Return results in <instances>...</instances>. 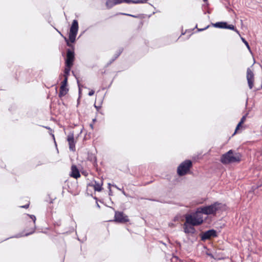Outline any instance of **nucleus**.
<instances>
[{
    "instance_id": "nucleus-8",
    "label": "nucleus",
    "mask_w": 262,
    "mask_h": 262,
    "mask_svg": "<svg viewBox=\"0 0 262 262\" xmlns=\"http://www.w3.org/2000/svg\"><path fill=\"white\" fill-rule=\"evenodd\" d=\"M78 30V23L77 20H74L70 28L69 33V40L71 42H74Z\"/></svg>"
},
{
    "instance_id": "nucleus-6",
    "label": "nucleus",
    "mask_w": 262,
    "mask_h": 262,
    "mask_svg": "<svg viewBox=\"0 0 262 262\" xmlns=\"http://www.w3.org/2000/svg\"><path fill=\"white\" fill-rule=\"evenodd\" d=\"M113 221L118 223L125 224L129 222V219L123 212L115 211Z\"/></svg>"
},
{
    "instance_id": "nucleus-5",
    "label": "nucleus",
    "mask_w": 262,
    "mask_h": 262,
    "mask_svg": "<svg viewBox=\"0 0 262 262\" xmlns=\"http://www.w3.org/2000/svg\"><path fill=\"white\" fill-rule=\"evenodd\" d=\"M65 40L67 41V46L71 48V49H68L67 50L65 64L73 66L75 60L74 47L69 42L66 38H65Z\"/></svg>"
},
{
    "instance_id": "nucleus-10",
    "label": "nucleus",
    "mask_w": 262,
    "mask_h": 262,
    "mask_svg": "<svg viewBox=\"0 0 262 262\" xmlns=\"http://www.w3.org/2000/svg\"><path fill=\"white\" fill-rule=\"evenodd\" d=\"M217 236V232L214 229L209 230L207 231L202 233L201 235V238L202 241L210 239L212 237H215Z\"/></svg>"
},
{
    "instance_id": "nucleus-3",
    "label": "nucleus",
    "mask_w": 262,
    "mask_h": 262,
    "mask_svg": "<svg viewBox=\"0 0 262 262\" xmlns=\"http://www.w3.org/2000/svg\"><path fill=\"white\" fill-rule=\"evenodd\" d=\"M222 205L221 203L215 202L211 205L200 207L198 209L202 215L204 214L215 215L216 211L221 209Z\"/></svg>"
},
{
    "instance_id": "nucleus-16",
    "label": "nucleus",
    "mask_w": 262,
    "mask_h": 262,
    "mask_svg": "<svg viewBox=\"0 0 262 262\" xmlns=\"http://www.w3.org/2000/svg\"><path fill=\"white\" fill-rule=\"evenodd\" d=\"M29 216H30V218L32 220V222H30V226H31V228L30 229V232L28 233H26V235H28L32 233L34 231L36 217L33 215H30Z\"/></svg>"
},
{
    "instance_id": "nucleus-29",
    "label": "nucleus",
    "mask_w": 262,
    "mask_h": 262,
    "mask_svg": "<svg viewBox=\"0 0 262 262\" xmlns=\"http://www.w3.org/2000/svg\"><path fill=\"white\" fill-rule=\"evenodd\" d=\"M121 14L123 15H127L126 14H125V13H121Z\"/></svg>"
},
{
    "instance_id": "nucleus-4",
    "label": "nucleus",
    "mask_w": 262,
    "mask_h": 262,
    "mask_svg": "<svg viewBox=\"0 0 262 262\" xmlns=\"http://www.w3.org/2000/svg\"><path fill=\"white\" fill-rule=\"evenodd\" d=\"M192 162L190 160H186L182 162L177 168V174L182 177L190 173V169L192 167Z\"/></svg>"
},
{
    "instance_id": "nucleus-17",
    "label": "nucleus",
    "mask_w": 262,
    "mask_h": 262,
    "mask_svg": "<svg viewBox=\"0 0 262 262\" xmlns=\"http://www.w3.org/2000/svg\"><path fill=\"white\" fill-rule=\"evenodd\" d=\"M72 66H73L65 64V68L63 74L64 79H66V78H67V80L68 79V76L70 75V72Z\"/></svg>"
},
{
    "instance_id": "nucleus-22",
    "label": "nucleus",
    "mask_w": 262,
    "mask_h": 262,
    "mask_svg": "<svg viewBox=\"0 0 262 262\" xmlns=\"http://www.w3.org/2000/svg\"><path fill=\"white\" fill-rule=\"evenodd\" d=\"M243 42L244 43V44L246 46V47H247V48L250 50V46L249 45V43L248 42L245 40V38H244L243 37H242L241 38Z\"/></svg>"
},
{
    "instance_id": "nucleus-26",
    "label": "nucleus",
    "mask_w": 262,
    "mask_h": 262,
    "mask_svg": "<svg viewBox=\"0 0 262 262\" xmlns=\"http://www.w3.org/2000/svg\"><path fill=\"white\" fill-rule=\"evenodd\" d=\"M209 27V26H207L206 27H205V28H203V29H199V31H203L205 29H206L207 28H208Z\"/></svg>"
},
{
    "instance_id": "nucleus-28",
    "label": "nucleus",
    "mask_w": 262,
    "mask_h": 262,
    "mask_svg": "<svg viewBox=\"0 0 262 262\" xmlns=\"http://www.w3.org/2000/svg\"><path fill=\"white\" fill-rule=\"evenodd\" d=\"M207 1H208V0H203V1H204V2H207Z\"/></svg>"
},
{
    "instance_id": "nucleus-11",
    "label": "nucleus",
    "mask_w": 262,
    "mask_h": 262,
    "mask_svg": "<svg viewBox=\"0 0 262 262\" xmlns=\"http://www.w3.org/2000/svg\"><path fill=\"white\" fill-rule=\"evenodd\" d=\"M103 181L102 179H99L98 181L94 180L89 185L92 187L95 191L101 192L103 190Z\"/></svg>"
},
{
    "instance_id": "nucleus-25",
    "label": "nucleus",
    "mask_w": 262,
    "mask_h": 262,
    "mask_svg": "<svg viewBox=\"0 0 262 262\" xmlns=\"http://www.w3.org/2000/svg\"><path fill=\"white\" fill-rule=\"evenodd\" d=\"M95 93V91L93 90H91L89 92V96H93Z\"/></svg>"
},
{
    "instance_id": "nucleus-24",
    "label": "nucleus",
    "mask_w": 262,
    "mask_h": 262,
    "mask_svg": "<svg viewBox=\"0 0 262 262\" xmlns=\"http://www.w3.org/2000/svg\"><path fill=\"white\" fill-rule=\"evenodd\" d=\"M29 205H30V203L29 202L27 204L25 205H22V206H20V207L21 208H26V209H27L29 208Z\"/></svg>"
},
{
    "instance_id": "nucleus-7",
    "label": "nucleus",
    "mask_w": 262,
    "mask_h": 262,
    "mask_svg": "<svg viewBox=\"0 0 262 262\" xmlns=\"http://www.w3.org/2000/svg\"><path fill=\"white\" fill-rule=\"evenodd\" d=\"M145 2L146 1L145 0H138L137 2L132 1L130 0H107L105 5L107 9H111L115 5L121 4L123 3H130L132 2L134 3H143Z\"/></svg>"
},
{
    "instance_id": "nucleus-12",
    "label": "nucleus",
    "mask_w": 262,
    "mask_h": 262,
    "mask_svg": "<svg viewBox=\"0 0 262 262\" xmlns=\"http://www.w3.org/2000/svg\"><path fill=\"white\" fill-rule=\"evenodd\" d=\"M247 79L248 81V86L250 89H252L254 86V76L252 71L248 68L247 70Z\"/></svg>"
},
{
    "instance_id": "nucleus-15",
    "label": "nucleus",
    "mask_w": 262,
    "mask_h": 262,
    "mask_svg": "<svg viewBox=\"0 0 262 262\" xmlns=\"http://www.w3.org/2000/svg\"><path fill=\"white\" fill-rule=\"evenodd\" d=\"M70 176L75 179H78L80 177L79 171L77 166L75 165H73L71 166Z\"/></svg>"
},
{
    "instance_id": "nucleus-18",
    "label": "nucleus",
    "mask_w": 262,
    "mask_h": 262,
    "mask_svg": "<svg viewBox=\"0 0 262 262\" xmlns=\"http://www.w3.org/2000/svg\"><path fill=\"white\" fill-rule=\"evenodd\" d=\"M212 25H213V26H214L215 28L225 29V27H226V22H217L215 24H213Z\"/></svg>"
},
{
    "instance_id": "nucleus-14",
    "label": "nucleus",
    "mask_w": 262,
    "mask_h": 262,
    "mask_svg": "<svg viewBox=\"0 0 262 262\" xmlns=\"http://www.w3.org/2000/svg\"><path fill=\"white\" fill-rule=\"evenodd\" d=\"M194 226L185 221L183 224L184 232L186 234H194L196 231Z\"/></svg>"
},
{
    "instance_id": "nucleus-23",
    "label": "nucleus",
    "mask_w": 262,
    "mask_h": 262,
    "mask_svg": "<svg viewBox=\"0 0 262 262\" xmlns=\"http://www.w3.org/2000/svg\"><path fill=\"white\" fill-rule=\"evenodd\" d=\"M247 115L243 116V117L241 118V121L239 122H242V123H244L246 119Z\"/></svg>"
},
{
    "instance_id": "nucleus-19",
    "label": "nucleus",
    "mask_w": 262,
    "mask_h": 262,
    "mask_svg": "<svg viewBox=\"0 0 262 262\" xmlns=\"http://www.w3.org/2000/svg\"><path fill=\"white\" fill-rule=\"evenodd\" d=\"M225 29H228L232 30H233L237 32L238 34H239V31L236 29V28L232 25H228L226 23V27H225Z\"/></svg>"
},
{
    "instance_id": "nucleus-20",
    "label": "nucleus",
    "mask_w": 262,
    "mask_h": 262,
    "mask_svg": "<svg viewBox=\"0 0 262 262\" xmlns=\"http://www.w3.org/2000/svg\"><path fill=\"white\" fill-rule=\"evenodd\" d=\"M243 123H242V122H239L236 127V129H235V132L234 133V135H235L238 131V129H239L240 127L242 126V125L243 124Z\"/></svg>"
},
{
    "instance_id": "nucleus-27",
    "label": "nucleus",
    "mask_w": 262,
    "mask_h": 262,
    "mask_svg": "<svg viewBox=\"0 0 262 262\" xmlns=\"http://www.w3.org/2000/svg\"><path fill=\"white\" fill-rule=\"evenodd\" d=\"M52 137H53V138L54 139V140L55 141V137H54V135L53 134L52 135Z\"/></svg>"
},
{
    "instance_id": "nucleus-13",
    "label": "nucleus",
    "mask_w": 262,
    "mask_h": 262,
    "mask_svg": "<svg viewBox=\"0 0 262 262\" xmlns=\"http://www.w3.org/2000/svg\"><path fill=\"white\" fill-rule=\"evenodd\" d=\"M67 141L68 142L69 149L71 151H75V141L73 133L69 134L67 136Z\"/></svg>"
},
{
    "instance_id": "nucleus-2",
    "label": "nucleus",
    "mask_w": 262,
    "mask_h": 262,
    "mask_svg": "<svg viewBox=\"0 0 262 262\" xmlns=\"http://www.w3.org/2000/svg\"><path fill=\"white\" fill-rule=\"evenodd\" d=\"M185 221L187 223H189L192 226H199L201 225L204 221L203 215L201 213L199 210L192 214H188L185 216Z\"/></svg>"
},
{
    "instance_id": "nucleus-1",
    "label": "nucleus",
    "mask_w": 262,
    "mask_h": 262,
    "mask_svg": "<svg viewBox=\"0 0 262 262\" xmlns=\"http://www.w3.org/2000/svg\"><path fill=\"white\" fill-rule=\"evenodd\" d=\"M241 158L242 155L240 153L235 152L232 150H230L222 156L221 162L224 164L238 163L241 161Z\"/></svg>"
},
{
    "instance_id": "nucleus-9",
    "label": "nucleus",
    "mask_w": 262,
    "mask_h": 262,
    "mask_svg": "<svg viewBox=\"0 0 262 262\" xmlns=\"http://www.w3.org/2000/svg\"><path fill=\"white\" fill-rule=\"evenodd\" d=\"M69 90V88H68V81L67 78H66V79H63L61 82L58 97L60 98H62L68 94Z\"/></svg>"
},
{
    "instance_id": "nucleus-21",
    "label": "nucleus",
    "mask_w": 262,
    "mask_h": 262,
    "mask_svg": "<svg viewBox=\"0 0 262 262\" xmlns=\"http://www.w3.org/2000/svg\"><path fill=\"white\" fill-rule=\"evenodd\" d=\"M243 123H242V122H239L236 127V129H235V132L234 133V135H235L238 131V129H239L240 127L242 126V125L243 124Z\"/></svg>"
}]
</instances>
